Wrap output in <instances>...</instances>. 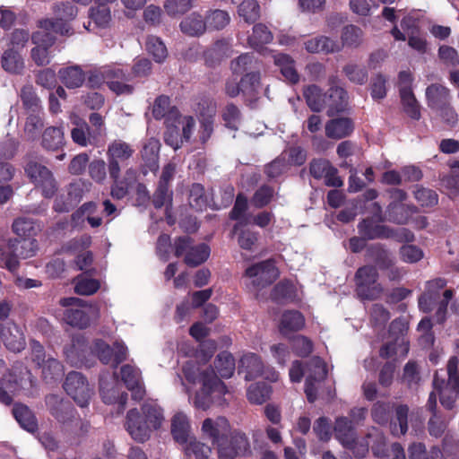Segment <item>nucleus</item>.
I'll return each mask as SVG.
<instances>
[{"mask_svg":"<svg viewBox=\"0 0 459 459\" xmlns=\"http://www.w3.org/2000/svg\"><path fill=\"white\" fill-rule=\"evenodd\" d=\"M183 372L189 383L201 385L200 390L189 398L197 409L207 410L227 393L224 383L217 377L213 369L204 364L187 361L183 367Z\"/></svg>","mask_w":459,"mask_h":459,"instance_id":"1","label":"nucleus"},{"mask_svg":"<svg viewBox=\"0 0 459 459\" xmlns=\"http://www.w3.org/2000/svg\"><path fill=\"white\" fill-rule=\"evenodd\" d=\"M163 421V410L155 401H150L143 404L141 412L136 409L127 412L125 427L134 440L143 443L161 427Z\"/></svg>","mask_w":459,"mask_h":459,"instance_id":"2","label":"nucleus"},{"mask_svg":"<svg viewBox=\"0 0 459 459\" xmlns=\"http://www.w3.org/2000/svg\"><path fill=\"white\" fill-rule=\"evenodd\" d=\"M53 33L69 36L70 28L65 23L59 24L48 19L39 21V30L31 36L35 47L31 49L30 55L37 65H46L49 63L48 48L56 40Z\"/></svg>","mask_w":459,"mask_h":459,"instance_id":"3","label":"nucleus"},{"mask_svg":"<svg viewBox=\"0 0 459 459\" xmlns=\"http://www.w3.org/2000/svg\"><path fill=\"white\" fill-rule=\"evenodd\" d=\"M305 374V393L308 402L314 403L317 398V388L326 377V365L319 357H314L307 364L306 371H304L301 363L298 360L294 361L290 369L291 382H300Z\"/></svg>","mask_w":459,"mask_h":459,"instance_id":"4","label":"nucleus"},{"mask_svg":"<svg viewBox=\"0 0 459 459\" xmlns=\"http://www.w3.org/2000/svg\"><path fill=\"white\" fill-rule=\"evenodd\" d=\"M35 387L36 380L26 368H15L4 374L1 379L0 402L7 405L12 403L13 395H33Z\"/></svg>","mask_w":459,"mask_h":459,"instance_id":"5","label":"nucleus"},{"mask_svg":"<svg viewBox=\"0 0 459 459\" xmlns=\"http://www.w3.org/2000/svg\"><path fill=\"white\" fill-rule=\"evenodd\" d=\"M60 304L67 307L64 313V320L74 327L86 328L92 319L98 317L96 307L86 304L82 299L64 298L60 299Z\"/></svg>","mask_w":459,"mask_h":459,"instance_id":"6","label":"nucleus"},{"mask_svg":"<svg viewBox=\"0 0 459 459\" xmlns=\"http://www.w3.org/2000/svg\"><path fill=\"white\" fill-rule=\"evenodd\" d=\"M458 359L456 357H452L447 364L448 381L446 384L444 379H440L437 372L433 385L435 391L439 394L441 404L451 409L456 398L459 397V373L457 371Z\"/></svg>","mask_w":459,"mask_h":459,"instance_id":"7","label":"nucleus"},{"mask_svg":"<svg viewBox=\"0 0 459 459\" xmlns=\"http://www.w3.org/2000/svg\"><path fill=\"white\" fill-rule=\"evenodd\" d=\"M64 389L75 403L82 408L89 405L93 395V389L90 386L86 377L76 371H72L66 376Z\"/></svg>","mask_w":459,"mask_h":459,"instance_id":"8","label":"nucleus"},{"mask_svg":"<svg viewBox=\"0 0 459 459\" xmlns=\"http://www.w3.org/2000/svg\"><path fill=\"white\" fill-rule=\"evenodd\" d=\"M30 348L31 359L41 368L42 377L47 382L62 377L64 374L63 366L55 358H47L43 346L39 342L32 341Z\"/></svg>","mask_w":459,"mask_h":459,"instance_id":"9","label":"nucleus"},{"mask_svg":"<svg viewBox=\"0 0 459 459\" xmlns=\"http://www.w3.org/2000/svg\"><path fill=\"white\" fill-rule=\"evenodd\" d=\"M94 353L103 364H111L117 368L118 364L126 359L128 350L122 341H116L113 347L100 339L93 342L91 347Z\"/></svg>","mask_w":459,"mask_h":459,"instance_id":"10","label":"nucleus"},{"mask_svg":"<svg viewBox=\"0 0 459 459\" xmlns=\"http://www.w3.org/2000/svg\"><path fill=\"white\" fill-rule=\"evenodd\" d=\"M176 256H185V263L190 266H196L204 261L210 255V248L205 244L193 245V241L188 237L178 238L175 241Z\"/></svg>","mask_w":459,"mask_h":459,"instance_id":"11","label":"nucleus"},{"mask_svg":"<svg viewBox=\"0 0 459 459\" xmlns=\"http://www.w3.org/2000/svg\"><path fill=\"white\" fill-rule=\"evenodd\" d=\"M251 283L257 287L272 285L280 276L279 268L273 259H267L247 267L245 272Z\"/></svg>","mask_w":459,"mask_h":459,"instance_id":"12","label":"nucleus"},{"mask_svg":"<svg viewBox=\"0 0 459 459\" xmlns=\"http://www.w3.org/2000/svg\"><path fill=\"white\" fill-rule=\"evenodd\" d=\"M134 152V151L129 143L119 139L112 141L107 149L109 177H117V173L121 172V164L129 160Z\"/></svg>","mask_w":459,"mask_h":459,"instance_id":"13","label":"nucleus"},{"mask_svg":"<svg viewBox=\"0 0 459 459\" xmlns=\"http://www.w3.org/2000/svg\"><path fill=\"white\" fill-rule=\"evenodd\" d=\"M216 446L220 459H235L245 456L250 452L248 438L241 432H234L230 439L226 437Z\"/></svg>","mask_w":459,"mask_h":459,"instance_id":"14","label":"nucleus"},{"mask_svg":"<svg viewBox=\"0 0 459 459\" xmlns=\"http://www.w3.org/2000/svg\"><path fill=\"white\" fill-rule=\"evenodd\" d=\"M100 393L102 401L107 404L117 403L118 413L125 410L127 394L119 391V385L114 375H101L100 378Z\"/></svg>","mask_w":459,"mask_h":459,"instance_id":"15","label":"nucleus"},{"mask_svg":"<svg viewBox=\"0 0 459 459\" xmlns=\"http://www.w3.org/2000/svg\"><path fill=\"white\" fill-rule=\"evenodd\" d=\"M25 171L30 180L37 186L41 187L42 193L46 197H51L55 194L56 185L48 169L37 162H30Z\"/></svg>","mask_w":459,"mask_h":459,"instance_id":"16","label":"nucleus"},{"mask_svg":"<svg viewBox=\"0 0 459 459\" xmlns=\"http://www.w3.org/2000/svg\"><path fill=\"white\" fill-rule=\"evenodd\" d=\"M239 369L246 373V380L253 379L260 375L272 382L278 379V373L273 368L264 369L260 357L255 353H248L241 358Z\"/></svg>","mask_w":459,"mask_h":459,"instance_id":"17","label":"nucleus"},{"mask_svg":"<svg viewBox=\"0 0 459 459\" xmlns=\"http://www.w3.org/2000/svg\"><path fill=\"white\" fill-rule=\"evenodd\" d=\"M373 207L376 210V214L372 219H366L359 225V233L368 239L390 238L393 236V231L378 222L384 221L381 215L380 206L375 203Z\"/></svg>","mask_w":459,"mask_h":459,"instance_id":"18","label":"nucleus"},{"mask_svg":"<svg viewBox=\"0 0 459 459\" xmlns=\"http://www.w3.org/2000/svg\"><path fill=\"white\" fill-rule=\"evenodd\" d=\"M0 338L6 349L13 352H20L26 346L23 329L13 322L0 324Z\"/></svg>","mask_w":459,"mask_h":459,"instance_id":"19","label":"nucleus"},{"mask_svg":"<svg viewBox=\"0 0 459 459\" xmlns=\"http://www.w3.org/2000/svg\"><path fill=\"white\" fill-rule=\"evenodd\" d=\"M230 430V423L224 417L207 418L202 425L203 435L210 439L214 446H218L228 437Z\"/></svg>","mask_w":459,"mask_h":459,"instance_id":"20","label":"nucleus"},{"mask_svg":"<svg viewBox=\"0 0 459 459\" xmlns=\"http://www.w3.org/2000/svg\"><path fill=\"white\" fill-rule=\"evenodd\" d=\"M120 375L121 379L127 389L132 392L133 399H143L145 394V390L140 368L134 365L126 364L121 367Z\"/></svg>","mask_w":459,"mask_h":459,"instance_id":"21","label":"nucleus"},{"mask_svg":"<svg viewBox=\"0 0 459 459\" xmlns=\"http://www.w3.org/2000/svg\"><path fill=\"white\" fill-rule=\"evenodd\" d=\"M90 185V183L81 179L71 183L67 188V198L65 202H63L62 199H56L55 201L54 209L59 212L69 211L70 208L81 201L84 193L89 190Z\"/></svg>","mask_w":459,"mask_h":459,"instance_id":"22","label":"nucleus"},{"mask_svg":"<svg viewBox=\"0 0 459 459\" xmlns=\"http://www.w3.org/2000/svg\"><path fill=\"white\" fill-rule=\"evenodd\" d=\"M71 121L74 126L71 131V137L74 143L82 147L97 145L98 136L93 131H91L85 121L77 116H72Z\"/></svg>","mask_w":459,"mask_h":459,"instance_id":"23","label":"nucleus"},{"mask_svg":"<svg viewBox=\"0 0 459 459\" xmlns=\"http://www.w3.org/2000/svg\"><path fill=\"white\" fill-rule=\"evenodd\" d=\"M47 406L51 414L61 423L66 424L74 419V409L57 394H49L46 398Z\"/></svg>","mask_w":459,"mask_h":459,"instance_id":"24","label":"nucleus"},{"mask_svg":"<svg viewBox=\"0 0 459 459\" xmlns=\"http://www.w3.org/2000/svg\"><path fill=\"white\" fill-rule=\"evenodd\" d=\"M108 80V88L117 95H130L134 91V85L127 82L128 78L120 68H108L103 72Z\"/></svg>","mask_w":459,"mask_h":459,"instance_id":"25","label":"nucleus"},{"mask_svg":"<svg viewBox=\"0 0 459 459\" xmlns=\"http://www.w3.org/2000/svg\"><path fill=\"white\" fill-rule=\"evenodd\" d=\"M113 180L111 186L110 195L113 198L123 199L129 192V188L137 180V171L134 169H127L123 176L120 178V172L117 173V177H110Z\"/></svg>","mask_w":459,"mask_h":459,"instance_id":"26","label":"nucleus"},{"mask_svg":"<svg viewBox=\"0 0 459 459\" xmlns=\"http://www.w3.org/2000/svg\"><path fill=\"white\" fill-rule=\"evenodd\" d=\"M113 180L111 186L110 195L113 198L123 199L129 192V188L137 180V171L134 169H127L123 176L120 178V172L117 173V177H110Z\"/></svg>","mask_w":459,"mask_h":459,"instance_id":"27","label":"nucleus"},{"mask_svg":"<svg viewBox=\"0 0 459 459\" xmlns=\"http://www.w3.org/2000/svg\"><path fill=\"white\" fill-rule=\"evenodd\" d=\"M171 435L174 440L182 445H187L188 441L192 439L191 426L188 417L179 411L177 412L171 420Z\"/></svg>","mask_w":459,"mask_h":459,"instance_id":"28","label":"nucleus"},{"mask_svg":"<svg viewBox=\"0 0 459 459\" xmlns=\"http://www.w3.org/2000/svg\"><path fill=\"white\" fill-rule=\"evenodd\" d=\"M305 326L304 316L297 310H287L282 313L279 331L284 337H289L291 333L300 331Z\"/></svg>","mask_w":459,"mask_h":459,"instance_id":"29","label":"nucleus"},{"mask_svg":"<svg viewBox=\"0 0 459 459\" xmlns=\"http://www.w3.org/2000/svg\"><path fill=\"white\" fill-rule=\"evenodd\" d=\"M425 96L428 107L434 110L451 102L452 99L450 90L439 83H432L428 86Z\"/></svg>","mask_w":459,"mask_h":459,"instance_id":"30","label":"nucleus"},{"mask_svg":"<svg viewBox=\"0 0 459 459\" xmlns=\"http://www.w3.org/2000/svg\"><path fill=\"white\" fill-rule=\"evenodd\" d=\"M7 247L16 259H26L35 255L38 244L34 238H20L10 240Z\"/></svg>","mask_w":459,"mask_h":459,"instance_id":"31","label":"nucleus"},{"mask_svg":"<svg viewBox=\"0 0 459 459\" xmlns=\"http://www.w3.org/2000/svg\"><path fill=\"white\" fill-rule=\"evenodd\" d=\"M200 108V122L202 132L200 138L203 143H205L211 136L213 130V117L216 113V106L212 101H205L199 104Z\"/></svg>","mask_w":459,"mask_h":459,"instance_id":"32","label":"nucleus"},{"mask_svg":"<svg viewBox=\"0 0 459 459\" xmlns=\"http://www.w3.org/2000/svg\"><path fill=\"white\" fill-rule=\"evenodd\" d=\"M269 54L272 55L275 65L280 68L281 74L287 81L291 83L299 82V76L296 71L294 60L289 55L282 53L273 54L272 51Z\"/></svg>","mask_w":459,"mask_h":459,"instance_id":"33","label":"nucleus"},{"mask_svg":"<svg viewBox=\"0 0 459 459\" xmlns=\"http://www.w3.org/2000/svg\"><path fill=\"white\" fill-rule=\"evenodd\" d=\"M305 48L309 53H334L339 52L342 46L335 40L331 39L325 36H319L307 40Z\"/></svg>","mask_w":459,"mask_h":459,"instance_id":"34","label":"nucleus"},{"mask_svg":"<svg viewBox=\"0 0 459 459\" xmlns=\"http://www.w3.org/2000/svg\"><path fill=\"white\" fill-rule=\"evenodd\" d=\"M86 345L84 342L80 339H74L72 343L65 348V355L66 360L74 367L87 366L85 359Z\"/></svg>","mask_w":459,"mask_h":459,"instance_id":"35","label":"nucleus"},{"mask_svg":"<svg viewBox=\"0 0 459 459\" xmlns=\"http://www.w3.org/2000/svg\"><path fill=\"white\" fill-rule=\"evenodd\" d=\"M335 437L345 447H351L355 441V431L351 421L345 417H340L336 420L334 425Z\"/></svg>","mask_w":459,"mask_h":459,"instance_id":"36","label":"nucleus"},{"mask_svg":"<svg viewBox=\"0 0 459 459\" xmlns=\"http://www.w3.org/2000/svg\"><path fill=\"white\" fill-rule=\"evenodd\" d=\"M353 130V124L347 117L335 118L325 125V134L329 138L341 139L348 136Z\"/></svg>","mask_w":459,"mask_h":459,"instance_id":"37","label":"nucleus"},{"mask_svg":"<svg viewBox=\"0 0 459 459\" xmlns=\"http://www.w3.org/2000/svg\"><path fill=\"white\" fill-rule=\"evenodd\" d=\"M347 106V93L341 87H332L329 95L326 96L325 107L328 108V115L333 116L335 113L342 111Z\"/></svg>","mask_w":459,"mask_h":459,"instance_id":"38","label":"nucleus"},{"mask_svg":"<svg viewBox=\"0 0 459 459\" xmlns=\"http://www.w3.org/2000/svg\"><path fill=\"white\" fill-rule=\"evenodd\" d=\"M260 70L247 73L241 78V93L248 100H253L261 89Z\"/></svg>","mask_w":459,"mask_h":459,"instance_id":"39","label":"nucleus"},{"mask_svg":"<svg viewBox=\"0 0 459 459\" xmlns=\"http://www.w3.org/2000/svg\"><path fill=\"white\" fill-rule=\"evenodd\" d=\"M59 78L67 88H78L82 85L85 75L78 65L69 66L59 70Z\"/></svg>","mask_w":459,"mask_h":459,"instance_id":"40","label":"nucleus"},{"mask_svg":"<svg viewBox=\"0 0 459 459\" xmlns=\"http://www.w3.org/2000/svg\"><path fill=\"white\" fill-rule=\"evenodd\" d=\"M65 144V134L61 127L49 126L42 134V145L47 150L57 151Z\"/></svg>","mask_w":459,"mask_h":459,"instance_id":"41","label":"nucleus"},{"mask_svg":"<svg viewBox=\"0 0 459 459\" xmlns=\"http://www.w3.org/2000/svg\"><path fill=\"white\" fill-rule=\"evenodd\" d=\"M13 414L20 426L29 432L37 429V420L32 411L23 404H16L13 409Z\"/></svg>","mask_w":459,"mask_h":459,"instance_id":"42","label":"nucleus"},{"mask_svg":"<svg viewBox=\"0 0 459 459\" xmlns=\"http://www.w3.org/2000/svg\"><path fill=\"white\" fill-rule=\"evenodd\" d=\"M180 28L185 34L199 36L206 30V22L200 14L193 13L181 22Z\"/></svg>","mask_w":459,"mask_h":459,"instance_id":"43","label":"nucleus"},{"mask_svg":"<svg viewBox=\"0 0 459 459\" xmlns=\"http://www.w3.org/2000/svg\"><path fill=\"white\" fill-rule=\"evenodd\" d=\"M152 115L156 119L166 117L170 121L178 117V111L171 108L169 97L161 95L153 103Z\"/></svg>","mask_w":459,"mask_h":459,"instance_id":"44","label":"nucleus"},{"mask_svg":"<svg viewBox=\"0 0 459 459\" xmlns=\"http://www.w3.org/2000/svg\"><path fill=\"white\" fill-rule=\"evenodd\" d=\"M230 68L233 74H246L251 71H259L260 65L252 55L243 54L231 61Z\"/></svg>","mask_w":459,"mask_h":459,"instance_id":"45","label":"nucleus"},{"mask_svg":"<svg viewBox=\"0 0 459 459\" xmlns=\"http://www.w3.org/2000/svg\"><path fill=\"white\" fill-rule=\"evenodd\" d=\"M3 68L11 74H21L24 69V62L17 50L7 49L2 56Z\"/></svg>","mask_w":459,"mask_h":459,"instance_id":"46","label":"nucleus"},{"mask_svg":"<svg viewBox=\"0 0 459 459\" xmlns=\"http://www.w3.org/2000/svg\"><path fill=\"white\" fill-rule=\"evenodd\" d=\"M304 97L311 110L318 112L325 108L326 95H323L316 85H309L304 89Z\"/></svg>","mask_w":459,"mask_h":459,"instance_id":"47","label":"nucleus"},{"mask_svg":"<svg viewBox=\"0 0 459 459\" xmlns=\"http://www.w3.org/2000/svg\"><path fill=\"white\" fill-rule=\"evenodd\" d=\"M400 97L404 112L412 119H420V108L412 90L407 88L402 90Z\"/></svg>","mask_w":459,"mask_h":459,"instance_id":"48","label":"nucleus"},{"mask_svg":"<svg viewBox=\"0 0 459 459\" xmlns=\"http://www.w3.org/2000/svg\"><path fill=\"white\" fill-rule=\"evenodd\" d=\"M54 13L56 14V18L51 20L54 22H58L59 24L65 23L70 28L69 35H72L73 30L68 22L69 21L74 20L77 15V8L70 3H62L55 6Z\"/></svg>","mask_w":459,"mask_h":459,"instance_id":"49","label":"nucleus"},{"mask_svg":"<svg viewBox=\"0 0 459 459\" xmlns=\"http://www.w3.org/2000/svg\"><path fill=\"white\" fill-rule=\"evenodd\" d=\"M412 210L403 204L394 203L388 206L387 220L398 224L407 223Z\"/></svg>","mask_w":459,"mask_h":459,"instance_id":"50","label":"nucleus"},{"mask_svg":"<svg viewBox=\"0 0 459 459\" xmlns=\"http://www.w3.org/2000/svg\"><path fill=\"white\" fill-rule=\"evenodd\" d=\"M271 387L265 383L251 385L247 389V399L252 403L262 404L269 399Z\"/></svg>","mask_w":459,"mask_h":459,"instance_id":"51","label":"nucleus"},{"mask_svg":"<svg viewBox=\"0 0 459 459\" xmlns=\"http://www.w3.org/2000/svg\"><path fill=\"white\" fill-rule=\"evenodd\" d=\"M408 412L406 405H399L395 411V420L391 423V431L394 436L404 435L408 429Z\"/></svg>","mask_w":459,"mask_h":459,"instance_id":"52","label":"nucleus"},{"mask_svg":"<svg viewBox=\"0 0 459 459\" xmlns=\"http://www.w3.org/2000/svg\"><path fill=\"white\" fill-rule=\"evenodd\" d=\"M238 13L246 22H254L260 17V5L255 0H245L238 5Z\"/></svg>","mask_w":459,"mask_h":459,"instance_id":"53","label":"nucleus"},{"mask_svg":"<svg viewBox=\"0 0 459 459\" xmlns=\"http://www.w3.org/2000/svg\"><path fill=\"white\" fill-rule=\"evenodd\" d=\"M215 368L221 377H230L235 370V360L228 352L220 353L215 360Z\"/></svg>","mask_w":459,"mask_h":459,"instance_id":"54","label":"nucleus"},{"mask_svg":"<svg viewBox=\"0 0 459 459\" xmlns=\"http://www.w3.org/2000/svg\"><path fill=\"white\" fill-rule=\"evenodd\" d=\"M208 198L204 187L198 183L193 184L189 191V204L197 211H202L207 206Z\"/></svg>","mask_w":459,"mask_h":459,"instance_id":"55","label":"nucleus"},{"mask_svg":"<svg viewBox=\"0 0 459 459\" xmlns=\"http://www.w3.org/2000/svg\"><path fill=\"white\" fill-rule=\"evenodd\" d=\"M166 124L167 130L164 134V140L166 143L171 146L174 150H178L184 141L180 128L175 119L173 122H170L168 118L166 120Z\"/></svg>","mask_w":459,"mask_h":459,"instance_id":"56","label":"nucleus"},{"mask_svg":"<svg viewBox=\"0 0 459 459\" xmlns=\"http://www.w3.org/2000/svg\"><path fill=\"white\" fill-rule=\"evenodd\" d=\"M13 230L19 238H33L39 227L29 219L19 218L14 221Z\"/></svg>","mask_w":459,"mask_h":459,"instance_id":"57","label":"nucleus"},{"mask_svg":"<svg viewBox=\"0 0 459 459\" xmlns=\"http://www.w3.org/2000/svg\"><path fill=\"white\" fill-rule=\"evenodd\" d=\"M272 39L273 34L268 28L262 23H258L253 28V34L249 37V44L253 48H258L263 44L271 42Z\"/></svg>","mask_w":459,"mask_h":459,"instance_id":"58","label":"nucleus"},{"mask_svg":"<svg viewBox=\"0 0 459 459\" xmlns=\"http://www.w3.org/2000/svg\"><path fill=\"white\" fill-rule=\"evenodd\" d=\"M146 50L158 63L163 62L168 56V51L163 42L154 36L147 39Z\"/></svg>","mask_w":459,"mask_h":459,"instance_id":"59","label":"nucleus"},{"mask_svg":"<svg viewBox=\"0 0 459 459\" xmlns=\"http://www.w3.org/2000/svg\"><path fill=\"white\" fill-rule=\"evenodd\" d=\"M408 450L410 459H439L443 456L442 452L436 447H434L429 455L425 446L421 443L412 444Z\"/></svg>","mask_w":459,"mask_h":459,"instance_id":"60","label":"nucleus"},{"mask_svg":"<svg viewBox=\"0 0 459 459\" xmlns=\"http://www.w3.org/2000/svg\"><path fill=\"white\" fill-rule=\"evenodd\" d=\"M377 275L374 266L366 265L360 267L355 275L357 287H369L377 281Z\"/></svg>","mask_w":459,"mask_h":459,"instance_id":"61","label":"nucleus"},{"mask_svg":"<svg viewBox=\"0 0 459 459\" xmlns=\"http://www.w3.org/2000/svg\"><path fill=\"white\" fill-rule=\"evenodd\" d=\"M21 100L22 101L23 107L32 112H36L40 108V100L38 98L37 94L34 91V89L31 85H25L21 90L20 93Z\"/></svg>","mask_w":459,"mask_h":459,"instance_id":"62","label":"nucleus"},{"mask_svg":"<svg viewBox=\"0 0 459 459\" xmlns=\"http://www.w3.org/2000/svg\"><path fill=\"white\" fill-rule=\"evenodd\" d=\"M230 21V17L227 12L222 10H214L206 16V28L221 30L229 24Z\"/></svg>","mask_w":459,"mask_h":459,"instance_id":"63","label":"nucleus"},{"mask_svg":"<svg viewBox=\"0 0 459 459\" xmlns=\"http://www.w3.org/2000/svg\"><path fill=\"white\" fill-rule=\"evenodd\" d=\"M343 73L353 83L364 84L368 81V71L366 68L356 64H347L343 67Z\"/></svg>","mask_w":459,"mask_h":459,"instance_id":"64","label":"nucleus"}]
</instances>
